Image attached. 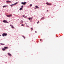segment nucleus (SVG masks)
<instances>
[{
    "instance_id": "4468645a",
    "label": "nucleus",
    "mask_w": 64,
    "mask_h": 64,
    "mask_svg": "<svg viewBox=\"0 0 64 64\" xmlns=\"http://www.w3.org/2000/svg\"><path fill=\"white\" fill-rule=\"evenodd\" d=\"M20 10H22V8H20L19 9Z\"/></svg>"
},
{
    "instance_id": "412c9836",
    "label": "nucleus",
    "mask_w": 64,
    "mask_h": 64,
    "mask_svg": "<svg viewBox=\"0 0 64 64\" xmlns=\"http://www.w3.org/2000/svg\"><path fill=\"white\" fill-rule=\"evenodd\" d=\"M32 4H31L30 5V7H31V6H32Z\"/></svg>"
},
{
    "instance_id": "a211bd4d",
    "label": "nucleus",
    "mask_w": 64,
    "mask_h": 64,
    "mask_svg": "<svg viewBox=\"0 0 64 64\" xmlns=\"http://www.w3.org/2000/svg\"><path fill=\"white\" fill-rule=\"evenodd\" d=\"M17 3H18V2H16V3H14V5H16Z\"/></svg>"
},
{
    "instance_id": "c9c22d12",
    "label": "nucleus",
    "mask_w": 64,
    "mask_h": 64,
    "mask_svg": "<svg viewBox=\"0 0 64 64\" xmlns=\"http://www.w3.org/2000/svg\"><path fill=\"white\" fill-rule=\"evenodd\" d=\"M28 27H29V26H28Z\"/></svg>"
},
{
    "instance_id": "b1692460",
    "label": "nucleus",
    "mask_w": 64,
    "mask_h": 64,
    "mask_svg": "<svg viewBox=\"0 0 64 64\" xmlns=\"http://www.w3.org/2000/svg\"><path fill=\"white\" fill-rule=\"evenodd\" d=\"M22 37H23L24 38V39H25V37H24V36H22Z\"/></svg>"
},
{
    "instance_id": "9b49d317",
    "label": "nucleus",
    "mask_w": 64,
    "mask_h": 64,
    "mask_svg": "<svg viewBox=\"0 0 64 64\" xmlns=\"http://www.w3.org/2000/svg\"><path fill=\"white\" fill-rule=\"evenodd\" d=\"M13 5H14V4H11V5H10V6H11V7H12V6H13Z\"/></svg>"
},
{
    "instance_id": "72a5a7b5",
    "label": "nucleus",
    "mask_w": 64,
    "mask_h": 64,
    "mask_svg": "<svg viewBox=\"0 0 64 64\" xmlns=\"http://www.w3.org/2000/svg\"><path fill=\"white\" fill-rule=\"evenodd\" d=\"M23 17H24V16H23Z\"/></svg>"
},
{
    "instance_id": "cd10ccee",
    "label": "nucleus",
    "mask_w": 64,
    "mask_h": 64,
    "mask_svg": "<svg viewBox=\"0 0 64 64\" xmlns=\"http://www.w3.org/2000/svg\"><path fill=\"white\" fill-rule=\"evenodd\" d=\"M35 32L36 33H37V32L35 31Z\"/></svg>"
},
{
    "instance_id": "6ab92c4d",
    "label": "nucleus",
    "mask_w": 64,
    "mask_h": 64,
    "mask_svg": "<svg viewBox=\"0 0 64 64\" xmlns=\"http://www.w3.org/2000/svg\"><path fill=\"white\" fill-rule=\"evenodd\" d=\"M9 16H10V17L12 16V14H10L9 15Z\"/></svg>"
},
{
    "instance_id": "6e6552de",
    "label": "nucleus",
    "mask_w": 64,
    "mask_h": 64,
    "mask_svg": "<svg viewBox=\"0 0 64 64\" xmlns=\"http://www.w3.org/2000/svg\"><path fill=\"white\" fill-rule=\"evenodd\" d=\"M11 2L10 1H6V2H7V3H8V2Z\"/></svg>"
},
{
    "instance_id": "f257e3e1",
    "label": "nucleus",
    "mask_w": 64,
    "mask_h": 64,
    "mask_svg": "<svg viewBox=\"0 0 64 64\" xmlns=\"http://www.w3.org/2000/svg\"><path fill=\"white\" fill-rule=\"evenodd\" d=\"M7 35V34H6L5 33H3L2 34V36L3 37H4V36H6Z\"/></svg>"
},
{
    "instance_id": "f03ea898",
    "label": "nucleus",
    "mask_w": 64,
    "mask_h": 64,
    "mask_svg": "<svg viewBox=\"0 0 64 64\" xmlns=\"http://www.w3.org/2000/svg\"><path fill=\"white\" fill-rule=\"evenodd\" d=\"M26 2H22L21 4H22V5H25V4H26Z\"/></svg>"
},
{
    "instance_id": "9d476101",
    "label": "nucleus",
    "mask_w": 64,
    "mask_h": 64,
    "mask_svg": "<svg viewBox=\"0 0 64 64\" xmlns=\"http://www.w3.org/2000/svg\"><path fill=\"white\" fill-rule=\"evenodd\" d=\"M11 27L12 28H14V26H12Z\"/></svg>"
},
{
    "instance_id": "39448f33",
    "label": "nucleus",
    "mask_w": 64,
    "mask_h": 64,
    "mask_svg": "<svg viewBox=\"0 0 64 64\" xmlns=\"http://www.w3.org/2000/svg\"><path fill=\"white\" fill-rule=\"evenodd\" d=\"M35 7L36 8H37V9H38V8H39V7H38V6H35Z\"/></svg>"
},
{
    "instance_id": "0eeeda50",
    "label": "nucleus",
    "mask_w": 64,
    "mask_h": 64,
    "mask_svg": "<svg viewBox=\"0 0 64 64\" xmlns=\"http://www.w3.org/2000/svg\"><path fill=\"white\" fill-rule=\"evenodd\" d=\"M8 47H6V46H5L4 47V49H7L8 48Z\"/></svg>"
},
{
    "instance_id": "ddd939ff",
    "label": "nucleus",
    "mask_w": 64,
    "mask_h": 64,
    "mask_svg": "<svg viewBox=\"0 0 64 64\" xmlns=\"http://www.w3.org/2000/svg\"><path fill=\"white\" fill-rule=\"evenodd\" d=\"M2 50H3V51H5V48H2Z\"/></svg>"
},
{
    "instance_id": "4be33fe9",
    "label": "nucleus",
    "mask_w": 64,
    "mask_h": 64,
    "mask_svg": "<svg viewBox=\"0 0 64 64\" xmlns=\"http://www.w3.org/2000/svg\"><path fill=\"white\" fill-rule=\"evenodd\" d=\"M23 6H21V8H23Z\"/></svg>"
},
{
    "instance_id": "c85d7f7f",
    "label": "nucleus",
    "mask_w": 64,
    "mask_h": 64,
    "mask_svg": "<svg viewBox=\"0 0 64 64\" xmlns=\"http://www.w3.org/2000/svg\"><path fill=\"white\" fill-rule=\"evenodd\" d=\"M25 24H26V25H27V23H25Z\"/></svg>"
},
{
    "instance_id": "7ed1b4c3",
    "label": "nucleus",
    "mask_w": 64,
    "mask_h": 64,
    "mask_svg": "<svg viewBox=\"0 0 64 64\" xmlns=\"http://www.w3.org/2000/svg\"><path fill=\"white\" fill-rule=\"evenodd\" d=\"M46 4L47 5H51V4L48 2H46Z\"/></svg>"
},
{
    "instance_id": "f8f14e48",
    "label": "nucleus",
    "mask_w": 64,
    "mask_h": 64,
    "mask_svg": "<svg viewBox=\"0 0 64 64\" xmlns=\"http://www.w3.org/2000/svg\"><path fill=\"white\" fill-rule=\"evenodd\" d=\"M0 44L2 45H5V44H2V43Z\"/></svg>"
},
{
    "instance_id": "423d86ee",
    "label": "nucleus",
    "mask_w": 64,
    "mask_h": 64,
    "mask_svg": "<svg viewBox=\"0 0 64 64\" xmlns=\"http://www.w3.org/2000/svg\"><path fill=\"white\" fill-rule=\"evenodd\" d=\"M8 54L9 55V56H11V54H10V53H8Z\"/></svg>"
},
{
    "instance_id": "c756f323",
    "label": "nucleus",
    "mask_w": 64,
    "mask_h": 64,
    "mask_svg": "<svg viewBox=\"0 0 64 64\" xmlns=\"http://www.w3.org/2000/svg\"><path fill=\"white\" fill-rule=\"evenodd\" d=\"M38 23H39V21H38Z\"/></svg>"
},
{
    "instance_id": "dca6fc26",
    "label": "nucleus",
    "mask_w": 64,
    "mask_h": 64,
    "mask_svg": "<svg viewBox=\"0 0 64 64\" xmlns=\"http://www.w3.org/2000/svg\"><path fill=\"white\" fill-rule=\"evenodd\" d=\"M41 19H42V20H43L44 19V17L42 18H41Z\"/></svg>"
},
{
    "instance_id": "7c9ffc66",
    "label": "nucleus",
    "mask_w": 64,
    "mask_h": 64,
    "mask_svg": "<svg viewBox=\"0 0 64 64\" xmlns=\"http://www.w3.org/2000/svg\"><path fill=\"white\" fill-rule=\"evenodd\" d=\"M46 11H47V12H48V10H47Z\"/></svg>"
},
{
    "instance_id": "473e14b6",
    "label": "nucleus",
    "mask_w": 64,
    "mask_h": 64,
    "mask_svg": "<svg viewBox=\"0 0 64 64\" xmlns=\"http://www.w3.org/2000/svg\"><path fill=\"white\" fill-rule=\"evenodd\" d=\"M1 36V35L0 34V36Z\"/></svg>"
},
{
    "instance_id": "20e7f679",
    "label": "nucleus",
    "mask_w": 64,
    "mask_h": 64,
    "mask_svg": "<svg viewBox=\"0 0 64 64\" xmlns=\"http://www.w3.org/2000/svg\"><path fill=\"white\" fill-rule=\"evenodd\" d=\"M3 22L4 23H7V21L6 20H4L3 21Z\"/></svg>"
},
{
    "instance_id": "2f4dec72",
    "label": "nucleus",
    "mask_w": 64,
    "mask_h": 64,
    "mask_svg": "<svg viewBox=\"0 0 64 64\" xmlns=\"http://www.w3.org/2000/svg\"><path fill=\"white\" fill-rule=\"evenodd\" d=\"M6 23H8V22H6Z\"/></svg>"
},
{
    "instance_id": "5701e85b",
    "label": "nucleus",
    "mask_w": 64,
    "mask_h": 64,
    "mask_svg": "<svg viewBox=\"0 0 64 64\" xmlns=\"http://www.w3.org/2000/svg\"><path fill=\"white\" fill-rule=\"evenodd\" d=\"M31 30H33V28H31Z\"/></svg>"
},
{
    "instance_id": "bb28decb",
    "label": "nucleus",
    "mask_w": 64,
    "mask_h": 64,
    "mask_svg": "<svg viewBox=\"0 0 64 64\" xmlns=\"http://www.w3.org/2000/svg\"><path fill=\"white\" fill-rule=\"evenodd\" d=\"M40 41H41V40H42V39H40Z\"/></svg>"
},
{
    "instance_id": "e433bc0d",
    "label": "nucleus",
    "mask_w": 64,
    "mask_h": 64,
    "mask_svg": "<svg viewBox=\"0 0 64 64\" xmlns=\"http://www.w3.org/2000/svg\"><path fill=\"white\" fill-rule=\"evenodd\" d=\"M16 0V1H17V0Z\"/></svg>"
},
{
    "instance_id": "1a4fd4ad",
    "label": "nucleus",
    "mask_w": 64,
    "mask_h": 64,
    "mask_svg": "<svg viewBox=\"0 0 64 64\" xmlns=\"http://www.w3.org/2000/svg\"><path fill=\"white\" fill-rule=\"evenodd\" d=\"M7 6H3V8H4V7H7Z\"/></svg>"
},
{
    "instance_id": "2eb2a0df",
    "label": "nucleus",
    "mask_w": 64,
    "mask_h": 64,
    "mask_svg": "<svg viewBox=\"0 0 64 64\" xmlns=\"http://www.w3.org/2000/svg\"><path fill=\"white\" fill-rule=\"evenodd\" d=\"M6 16L7 17H10V16L9 15H6Z\"/></svg>"
},
{
    "instance_id": "f704fd0d",
    "label": "nucleus",
    "mask_w": 64,
    "mask_h": 64,
    "mask_svg": "<svg viewBox=\"0 0 64 64\" xmlns=\"http://www.w3.org/2000/svg\"><path fill=\"white\" fill-rule=\"evenodd\" d=\"M38 22H37V24H38Z\"/></svg>"
},
{
    "instance_id": "f3484780",
    "label": "nucleus",
    "mask_w": 64,
    "mask_h": 64,
    "mask_svg": "<svg viewBox=\"0 0 64 64\" xmlns=\"http://www.w3.org/2000/svg\"><path fill=\"white\" fill-rule=\"evenodd\" d=\"M20 22L21 23H23V20H21V21H20Z\"/></svg>"
},
{
    "instance_id": "aec40b11",
    "label": "nucleus",
    "mask_w": 64,
    "mask_h": 64,
    "mask_svg": "<svg viewBox=\"0 0 64 64\" xmlns=\"http://www.w3.org/2000/svg\"><path fill=\"white\" fill-rule=\"evenodd\" d=\"M28 19H29V20H31V18H28Z\"/></svg>"
},
{
    "instance_id": "a878e982",
    "label": "nucleus",
    "mask_w": 64,
    "mask_h": 64,
    "mask_svg": "<svg viewBox=\"0 0 64 64\" xmlns=\"http://www.w3.org/2000/svg\"><path fill=\"white\" fill-rule=\"evenodd\" d=\"M10 26H12V25H11V24H10Z\"/></svg>"
},
{
    "instance_id": "393cba45",
    "label": "nucleus",
    "mask_w": 64,
    "mask_h": 64,
    "mask_svg": "<svg viewBox=\"0 0 64 64\" xmlns=\"http://www.w3.org/2000/svg\"><path fill=\"white\" fill-rule=\"evenodd\" d=\"M21 26H24V24H22L21 25Z\"/></svg>"
}]
</instances>
